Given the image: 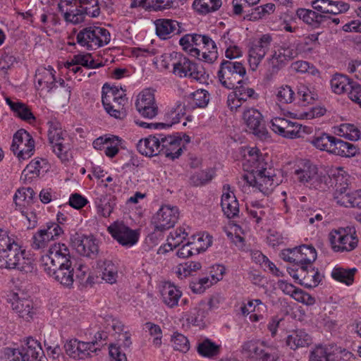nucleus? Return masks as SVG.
<instances>
[{
    "label": "nucleus",
    "instance_id": "c756f323",
    "mask_svg": "<svg viewBox=\"0 0 361 361\" xmlns=\"http://www.w3.org/2000/svg\"><path fill=\"white\" fill-rule=\"evenodd\" d=\"M22 352L21 361H32L43 354L40 343L32 338H27L25 345L20 347Z\"/></svg>",
    "mask_w": 361,
    "mask_h": 361
},
{
    "label": "nucleus",
    "instance_id": "1a4fd4ad",
    "mask_svg": "<svg viewBox=\"0 0 361 361\" xmlns=\"http://www.w3.org/2000/svg\"><path fill=\"white\" fill-rule=\"evenodd\" d=\"M329 240L335 252H350L358 243L355 229L350 227L332 231L329 233Z\"/></svg>",
    "mask_w": 361,
    "mask_h": 361
},
{
    "label": "nucleus",
    "instance_id": "3c124183",
    "mask_svg": "<svg viewBox=\"0 0 361 361\" xmlns=\"http://www.w3.org/2000/svg\"><path fill=\"white\" fill-rule=\"evenodd\" d=\"M309 361H336L335 355L327 348L319 345L310 354Z\"/></svg>",
    "mask_w": 361,
    "mask_h": 361
},
{
    "label": "nucleus",
    "instance_id": "f3484780",
    "mask_svg": "<svg viewBox=\"0 0 361 361\" xmlns=\"http://www.w3.org/2000/svg\"><path fill=\"white\" fill-rule=\"evenodd\" d=\"M243 118L252 134L260 139H266L269 137L265 122L259 111L254 108H248L244 111Z\"/></svg>",
    "mask_w": 361,
    "mask_h": 361
},
{
    "label": "nucleus",
    "instance_id": "a878e982",
    "mask_svg": "<svg viewBox=\"0 0 361 361\" xmlns=\"http://www.w3.org/2000/svg\"><path fill=\"white\" fill-rule=\"evenodd\" d=\"M156 33L162 39H166L171 35H179L182 32L180 23L174 20L160 18L154 22Z\"/></svg>",
    "mask_w": 361,
    "mask_h": 361
},
{
    "label": "nucleus",
    "instance_id": "0eeeda50",
    "mask_svg": "<svg viewBox=\"0 0 361 361\" xmlns=\"http://www.w3.org/2000/svg\"><path fill=\"white\" fill-rule=\"evenodd\" d=\"M243 178L249 185L255 188L264 195H269L279 184L274 171L271 168L258 169L256 173L244 175Z\"/></svg>",
    "mask_w": 361,
    "mask_h": 361
},
{
    "label": "nucleus",
    "instance_id": "2eb2a0df",
    "mask_svg": "<svg viewBox=\"0 0 361 361\" xmlns=\"http://www.w3.org/2000/svg\"><path fill=\"white\" fill-rule=\"evenodd\" d=\"M273 38L269 34H264L255 40L249 49L248 62L252 71H255L267 53L269 51Z\"/></svg>",
    "mask_w": 361,
    "mask_h": 361
},
{
    "label": "nucleus",
    "instance_id": "ea45409f",
    "mask_svg": "<svg viewBox=\"0 0 361 361\" xmlns=\"http://www.w3.org/2000/svg\"><path fill=\"white\" fill-rule=\"evenodd\" d=\"M265 343L259 340L245 341L241 346V353L249 358L259 360Z\"/></svg>",
    "mask_w": 361,
    "mask_h": 361
},
{
    "label": "nucleus",
    "instance_id": "20e7f679",
    "mask_svg": "<svg viewBox=\"0 0 361 361\" xmlns=\"http://www.w3.org/2000/svg\"><path fill=\"white\" fill-rule=\"evenodd\" d=\"M296 180L310 188L319 190L326 185L328 176L310 160L301 161L294 171Z\"/></svg>",
    "mask_w": 361,
    "mask_h": 361
},
{
    "label": "nucleus",
    "instance_id": "5fc2aeb1",
    "mask_svg": "<svg viewBox=\"0 0 361 361\" xmlns=\"http://www.w3.org/2000/svg\"><path fill=\"white\" fill-rule=\"evenodd\" d=\"M86 15L84 11L75 7L74 9L70 8L69 11H66L64 20L67 23L78 25L84 22Z\"/></svg>",
    "mask_w": 361,
    "mask_h": 361
},
{
    "label": "nucleus",
    "instance_id": "338daca9",
    "mask_svg": "<svg viewBox=\"0 0 361 361\" xmlns=\"http://www.w3.org/2000/svg\"><path fill=\"white\" fill-rule=\"evenodd\" d=\"M146 328L148 329L151 336H154L153 345L159 348L161 344L162 331L160 326L151 322L145 324Z\"/></svg>",
    "mask_w": 361,
    "mask_h": 361
},
{
    "label": "nucleus",
    "instance_id": "864d4df0",
    "mask_svg": "<svg viewBox=\"0 0 361 361\" xmlns=\"http://www.w3.org/2000/svg\"><path fill=\"white\" fill-rule=\"evenodd\" d=\"M340 132L343 133V137L350 140L356 141L361 138V128L353 124H342L340 127Z\"/></svg>",
    "mask_w": 361,
    "mask_h": 361
},
{
    "label": "nucleus",
    "instance_id": "7ed1b4c3",
    "mask_svg": "<svg viewBox=\"0 0 361 361\" xmlns=\"http://www.w3.org/2000/svg\"><path fill=\"white\" fill-rule=\"evenodd\" d=\"M310 143L321 151L341 157H354L359 151V149L353 144L324 133L314 136L310 140Z\"/></svg>",
    "mask_w": 361,
    "mask_h": 361
},
{
    "label": "nucleus",
    "instance_id": "2f4dec72",
    "mask_svg": "<svg viewBox=\"0 0 361 361\" xmlns=\"http://www.w3.org/2000/svg\"><path fill=\"white\" fill-rule=\"evenodd\" d=\"M295 55L296 52L293 49L288 47H281L274 51L269 60L274 68L279 69L288 61L293 59Z\"/></svg>",
    "mask_w": 361,
    "mask_h": 361
},
{
    "label": "nucleus",
    "instance_id": "dca6fc26",
    "mask_svg": "<svg viewBox=\"0 0 361 361\" xmlns=\"http://www.w3.org/2000/svg\"><path fill=\"white\" fill-rule=\"evenodd\" d=\"M293 273L289 271L290 274L299 283L306 288H314L319 285L322 280L323 276L317 269L313 267L312 264L302 265L291 269Z\"/></svg>",
    "mask_w": 361,
    "mask_h": 361
},
{
    "label": "nucleus",
    "instance_id": "f257e3e1",
    "mask_svg": "<svg viewBox=\"0 0 361 361\" xmlns=\"http://www.w3.org/2000/svg\"><path fill=\"white\" fill-rule=\"evenodd\" d=\"M0 269H16L25 274L35 270L33 259L7 231L0 234Z\"/></svg>",
    "mask_w": 361,
    "mask_h": 361
},
{
    "label": "nucleus",
    "instance_id": "4468645a",
    "mask_svg": "<svg viewBox=\"0 0 361 361\" xmlns=\"http://www.w3.org/2000/svg\"><path fill=\"white\" fill-rule=\"evenodd\" d=\"M178 219V209L176 207L164 205L153 216L152 224L154 225V231L161 233L174 226Z\"/></svg>",
    "mask_w": 361,
    "mask_h": 361
},
{
    "label": "nucleus",
    "instance_id": "79ce46f5",
    "mask_svg": "<svg viewBox=\"0 0 361 361\" xmlns=\"http://www.w3.org/2000/svg\"><path fill=\"white\" fill-rule=\"evenodd\" d=\"M357 269H344L342 267H335L331 271V277L336 281L344 283L346 286H350L354 282L355 274Z\"/></svg>",
    "mask_w": 361,
    "mask_h": 361
},
{
    "label": "nucleus",
    "instance_id": "4be33fe9",
    "mask_svg": "<svg viewBox=\"0 0 361 361\" xmlns=\"http://www.w3.org/2000/svg\"><path fill=\"white\" fill-rule=\"evenodd\" d=\"M112 237L123 246H133L138 240V234L122 222H115L108 228Z\"/></svg>",
    "mask_w": 361,
    "mask_h": 361
},
{
    "label": "nucleus",
    "instance_id": "ddd939ff",
    "mask_svg": "<svg viewBox=\"0 0 361 361\" xmlns=\"http://www.w3.org/2000/svg\"><path fill=\"white\" fill-rule=\"evenodd\" d=\"M11 150L19 160L30 158L35 151V141L31 135L24 129L18 130L13 136Z\"/></svg>",
    "mask_w": 361,
    "mask_h": 361
},
{
    "label": "nucleus",
    "instance_id": "4d7b16f0",
    "mask_svg": "<svg viewBox=\"0 0 361 361\" xmlns=\"http://www.w3.org/2000/svg\"><path fill=\"white\" fill-rule=\"evenodd\" d=\"M334 198L341 206L353 207V193L346 192L345 188L336 190L334 193Z\"/></svg>",
    "mask_w": 361,
    "mask_h": 361
},
{
    "label": "nucleus",
    "instance_id": "13d9d810",
    "mask_svg": "<svg viewBox=\"0 0 361 361\" xmlns=\"http://www.w3.org/2000/svg\"><path fill=\"white\" fill-rule=\"evenodd\" d=\"M193 107H205L209 101V95L205 90H197L192 94Z\"/></svg>",
    "mask_w": 361,
    "mask_h": 361
},
{
    "label": "nucleus",
    "instance_id": "bb28decb",
    "mask_svg": "<svg viewBox=\"0 0 361 361\" xmlns=\"http://www.w3.org/2000/svg\"><path fill=\"white\" fill-rule=\"evenodd\" d=\"M115 99L118 101V109L121 106H125L128 102V99L122 88L118 89L117 87H111L107 84H104L102 87V98L103 106H107L108 109L112 108V106H110V102Z\"/></svg>",
    "mask_w": 361,
    "mask_h": 361
},
{
    "label": "nucleus",
    "instance_id": "0e129e2a",
    "mask_svg": "<svg viewBox=\"0 0 361 361\" xmlns=\"http://www.w3.org/2000/svg\"><path fill=\"white\" fill-rule=\"evenodd\" d=\"M16 62V58L9 49L0 51V69L6 71Z\"/></svg>",
    "mask_w": 361,
    "mask_h": 361
},
{
    "label": "nucleus",
    "instance_id": "412c9836",
    "mask_svg": "<svg viewBox=\"0 0 361 361\" xmlns=\"http://www.w3.org/2000/svg\"><path fill=\"white\" fill-rule=\"evenodd\" d=\"M64 348L70 357L82 360L92 356L97 350L94 342H83L76 338L67 341Z\"/></svg>",
    "mask_w": 361,
    "mask_h": 361
},
{
    "label": "nucleus",
    "instance_id": "39448f33",
    "mask_svg": "<svg viewBox=\"0 0 361 361\" xmlns=\"http://www.w3.org/2000/svg\"><path fill=\"white\" fill-rule=\"evenodd\" d=\"M246 69L243 63L223 59L217 72L220 84L228 90L233 89L238 83L243 82Z\"/></svg>",
    "mask_w": 361,
    "mask_h": 361
},
{
    "label": "nucleus",
    "instance_id": "49530a36",
    "mask_svg": "<svg viewBox=\"0 0 361 361\" xmlns=\"http://www.w3.org/2000/svg\"><path fill=\"white\" fill-rule=\"evenodd\" d=\"M297 95L299 98V102L302 106H307L312 104L318 99V95L315 92L310 90V89L303 85L300 84L297 87Z\"/></svg>",
    "mask_w": 361,
    "mask_h": 361
},
{
    "label": "nucleus",
    "instance_id": "e2e57ef3",
    "mask_svg": "<svg viewBox=\"0 0 361 361\" xmlns=\"http://www.w3.org/2000/svg\"><path fill=\"white\" fill-rule=\"evenodd\" d=\"M279 359V353L276 348L265 343L258 360L276 361Z\"/></svg>",
    "mask_w": 361,
    "mask_h": 361
},
{
    "label": "nucleus",
    "instance_id": "a19ab883",
    "mask_svg": "<svg viewBox=\"0 0 361 361\" xmlns=\"http://www.w3.org/2000/svg\"><path fill=\"white\" fill-rule=\"evenodd\" d=\"M188 240L196 255L205 251L212 243V237L204 233L192 235L188 238Z\"/></svg>",
    "mask_w": 361,
    "mask_h": 361
},
{
    "label": "nucleus",
    "instance_id": "603ef678",
    "mask_svg": "<svg viewBox=\"0 0 361 361\" xmlns=\"http://www.w3.org/2000/svg\"><path fill=\"white\" fill-rule=\"evenodd\" d=\"M82 8V11L91 16L97 17L100 13V8L98 6V0H77V7Z\"/></svg>",
    "mask_w": 361,
    "mask_h": 361
},
{
    "label": "nucleus",
    "instance_id": "6e6552de",
    "mask_svg": "<svg viewBox=\"0 0 361 361\" xmlns=\"http://www.w3.org/2000/svg\"><path fill=\"white\" fill-rule=\"evenodd\" d=\"M48 125V139L53 152L58 157L65 158L71 148L70 137L66 131L62 130L61 125L59 122L49 121Z\"/></svg>",
    "mask_w": 361,
    "mask_h": 361
},
{
    "label": "nucleus",
    "instance_id": "774afa93",
    "mask_svg": "<svg viewBox=\"0 0 361 361\" xmlns=\"http://www.w3.org/2000/svg\"><path fill=\"white\" fill-rule=\"evenodd\" d=\"M347 93L348 97L361 107V85L353 80Z\"/></svg>",
    "mask_w": 361,
    "mask_h": 361
},
{
    "label": "nucleus",
    "instance_id": "c03bdc74",
    "mask_svg": "<svg viewBox=\"0 0 361 361\" xmlns=\"http://www.w3.org/2000/svg\"><path fill=\"white\" fill-rule=\"evenodd\" d=\"M352 81L347 75L336 73L330 80L331 88L334 93L341 94L348 91Z\"/></svg>",
    "mask_w": 361,
    "mask_h": 361
},
{
    "label": "nucleus",
    "instance_id": "bf43d9fd",
    "mask_svg": "<svg viewBox=\"0 0 361 361\" xmlns=\"http://www.w3.org/2000/svg\"><path fill=\"white\" fill-rule=\"evenodd\" d=\"M276 97L282 104H290L295 98V92L288 85H283L278 89Z\"/></svg>",
    "mask_w": 361,
    "mask_h": 361
},
{
    "label": "nucleus",
    "instance_id": "58836bf2",
    "mask_svg": "<svg viewBox=\"0 0 361 361\" xmlns=\"http://www.w3.org/2000/svg\"><path fill=\"white\" fill-rule=\"evenodd\" d=\"M298 258V267L312 264L317 259V252L312 245H302L295 247Z\"/></svg>",
    "mask_w": 361,
    "mask_h": 361
},
{
    "label": "nucleus",
    "instance_id": "37998d69",
    "mask_svg": "<svg viewBox=\"0 0 361 361\" xmlns=\"http://www.w3.org/2000/svg\"><path fill=\"white\" fill-rule=\"evenodd\" d=\"M221 0H194L192 7L200 14L215 12L221 6Z\"/></svg>",
    "mask_w": 361,
    "mask_h": 361
},
{
    "label": "nucleus",
    "instance_id": "f704fd0d",
    "mask_svg": "<svg viewBox=\"0 0 361 361\" xmlns=\"http://www.w3.org/2000/svg\"><path fill=\"white\" fill-rule=\"evenodd\" d=\"M312 342L310 336L304 330H297L288 335L286 345L293 350L308 346Z\"/></svg>",
    "mask_w": 361,
    "mask_h": 361
},
{
    "label": "nucleus",
    "instance_id": "72a5a7b5",
    "mask_svg": "<svg viewBox=\"0 0 361 361\" xmlns=\"http://www.w3.org/2000/svg\"><path fill=\"white\" fill-rule=\"evenodd\" d=\"M296 15L305 23L314 27L319 26L321 24L326 23V20L329 19L327 16L319 14L315 10L312 11L305 8H298L296 11Z\"/></svg>",
    "mask_w": 361,
    "mask_h": 361
},
{
    "label": "nucleus",
    "instance_id": "9b49d317",
    "mask_svg": "<svg viewBox=\"0 0 361 361\" xmlns=\"http://www.w3.org/2000/svg\"><path fill=\"white\" fill-rule=\"evenodd\" d=\"M271 123V130L285 138L302 137L305 133V126H302L298 121H292L283 117L272 118Z\"/></svg>",
    "mask_w": 361,
    "mask_h": 361
},
{
    "label": "nucleus",
    "instance_id": "f8f14e48",
    "mask_svg": "<svg viewBox=\"0 0 361 361\" xmlns=\"http://www.w3.org/2000/svg\"><path fill=\"white\" fill-rule=\"evenodd\" d=\"M173 73L180 78L189 77L200 82L206 79L204 68L185 56H180L173 63Z\"/></svg>",
    "mask_w": 361,
    "mask_h": 361
},
{
    "label": "nucleus",
    "instance_id": "de8ad7c7",
    "mask_svg": "<svg viewBox=\"0 0 361 361\" xmlns=\"http://www.w3.org/2000/svg\"><path fill=\"white\" fill-rule=\"evenodd\" d=\"M116 199L112 196H104L97 202L98 213L104 217H109L116 207Z\"/></svg>",
    "mask_w": 361,
    "mask_h": 361
},
{
    "label": "nucleus",
    "instance_id": "cd10ccee",
    "mask_svg": "<svg viewBox=\"0 0 361 361\" xmlns=\"http://www.w3.org/2000/svg\"><path fill=\"white\" fill-rule=\"evenodd\" d=\"M159 133L141 139L137 144L138 152L146 157H154L161 154Z\"/></svg>",
    "mask_w": 361,
    "mask_h": 361
},
{
    "label": "nucleus",
    "instance_id": "9d476101",
    "mask_svg": "<svg viewBox=\"0 0 361 361\" xmlns=\"http://www.w3.org/2000/svg\"><path fill=\"white\" fill-rule=\"evenodd\" d=\"M71 263L70 250L63 243H54L47 252L41 257V267L43 269L47 267H61V265Z\"/></svg>",
    "mask_w": 361,
    "mask_h": 361
},
{
    "label": "nucleus",
    "instance_id": "7c9ffc66",
    "mask_svg": "<svg viewBox=\"0 0 361 361\" xmlns=\"http://www.w3.org/2000/svg\"><path fill=\"white\" fill-rule=\"evenodd\" d=\"M185 106L181 102H177L164 115V122L162 123L163 128H169L173 125L178 123L180 118L185 116Z\"/></svg>",
    "mask_w": 361,
    "mask_h": 361
},
{
    "label": "nucleus",
    "instance_id": "b1692460",
    "mask_svg": "<svg viewBox=\"0 0 361 361\" xmlns=\"http://www.w3.org/2000/svg\"><path fill=\"white\" fill-rule=\"evenodd\" d=\"M314 10L320 12V14L338 15L348 11V4L340 0H314L312 2Z\"/></svg>",
    "mask_w": 361,
    "mask_h": 361
},
{
    "label": "nucleus",
    "instance_id": "09e8293b",
    "mask_svg": "<svg viewBox=\"0 0 361 361\" xmlns=\"http://www.w3.org/2000/svg\"><path fill=\"white\" fill-rule=\"evenodd\" d=\"M102 270V278L109 283H114L116 281L117 268L111 260L100 262Z\"/></svg>",
    "mask_w": 361,
    "mask_h": 361
},
{
    "label": "nucleus",
    "instance_id": "8fccbe9b",
    "mask_svg": "<svg viewBox=\"0 0 361 361\" xmlns=\"http://www.w3.org/2000/svg\"><path fill=\"white\" fill-rule=\"evenodd\" d=\"M233 92L242 102H246L249 99H257L259 94L253 88L249 87L243 80V82L238 83L233 87Z\"/></svg>",
    "mask_w": 361,
    "mask_h": 361
},
{
    "label": "nucleus",
    "instance_id": "e433bc0d",
    "mask_svg": "<svg viewBox=\"0 0 361 361\" xmlns=\"http://www.w3.org/2000/svg\"><path fill=\"white\" fill-rule=\"evenodd\" d=\"M6 102L15 114L22 120L29 123L35 121L31 109L25 104L19 101L13 102L10 98H6Z\"/></svg>",
    "mask_w": 361,
    "mask_h": 361
},
{
    "label": "nucleus",
    "instance_id": "6e6d98bb",
    "mask_svg": "<svg viewBox=\"0 0 361 361\" xmlns=\"http://www.w3.org/2000/svg\"><path fill=\"white\" fill-rule=\"evenodd\" d=\"M171 342L174 350L186 353L190 350V343L184 335L175 332L171 337Z\"/></svg>",
    "mask_w": 361,
    "mask_h": 361
},
{
    "label": "nucleus",
    "instance_id": "aec40b11",
    "mask_svg": "<svg viewBox=\"0 0 361 361\" xmlns=\"http://www.w3.org/2000/svg\"><path fill=\"white\" fill-rule=\"evenodd\" d=\"M135 106L141 116L147 118H153L158 114V106L154 94L150 90H145L137 97Z\"/></svg>",
    "mask_w": 361,
    "mask_h": 361
},
{
    "label": "nucleus",
    "instance_id": "423d86ee",
    "mask_svg": "<svg viewBox=\"0 0 361 361\" xmlns=\"http://www.w3.org/2000/svg\"><path fill=\"white\" fill-rule=\"evenodd\" d=\"M76 38L80 45L87 49H97L110 42L111 35L109 30L104 27L90 26L81 30Z\"/></svg>",
    "mask_w": 361,
    "mask_h": 361
},
{
    "label": "nucleus",
    "instance_id": "052dcab7",
    "mask_svg": "<svg viewBox=\"0 0 361 361\" xmlns=\"http://www.w3.org/2000/svg\"><path fill=\"white\" fill-rule=\"evenodd\" d=\"M255 259H257V262L262 266V267L266 270H268L276 276H280L282 275V272L276 267V265L271 262L267 257L264 255L261 252H257L255 254Z\"/></svg>",
    "mask_w": 361,
    "mask_h": 361
},
{
    "label": "nucleus",
    "instance_id": "f03ea898",
    "mask_svg": "<svg viewBox=\"0 0 361 361\" xmlns=\"http://www.w3.org/2000/svg\"><path fill=\"white\" fill-rule=\"evenodd\" d=\"M179 44L191 56L204 62L212 63L218 57L216 45L208 35L187 34L180 39Z\"/></svg>",
    "mask_w": 361,
    "mask_h": 361
},
{
    "label": "nucleus",
    "instance_id": "680f3d73",
    "mask_svg": "<svg viewBox=\"0 0 361 361\" xmlns=\"http://www.w3.org/2000/svg\"><path fill=\"white\" fill-rule=\"evenodd\" d=\"M207 312L201 308H195L192 310L187 318L189 323L197 326H202L204 324V319L206 317Z\"/></svg>",
    "mask_w": 361,
    "mask_h": 361
},
{
    "label": "nucleus",
    "instance_id": "473e14b6",
    "mask_svg": "<svg viewBox=\"0 0 361 361\" xmlns=\"http://www.w3.org/2000/svg\"><path fill=\"white\" fill-rule=\"evenodd\" d=\"M11 307L20 317L26 321L32 319L35 312L33 309V302L30 299H16L11 303Z\"/></svg>",
    "mask_w": 361,
    "mask_h": 361
},
{
    "label": "nucleus",
    "instance_id": "393cba45",
    "mask_svg": "<svg viewBox=\"0 0 361 361\" xmlns=\"http://www.w3.org/2000/svg\"><path fill=\"white\" fill-rule=\"evenodd\" d=\"M221 206L224 214L228 219L237 216L239 213L238 202L233 192L231 190L229 185H224L223 187Z\"/></svg>",
    "mask_w": 361,
    "mask_h": 361
},
{
    "label": "nucleus",
    "instance_id": "5701e85b",
    "mask_svg": "<svg viewBox=\"0 0 361 361\" xmlns=\"http://www.w3.org/2000/svg\"><path fill=\"white\" fill-rule=\"evenodd\" d=\"M50 277L66 288H71L74 282V269L72 263L61 267H47L43 269Z\"/></svg>",
    "mask_w": 361,
    "mask_h": 361
},
{
    "label": "nucleus",
    "instance_id": "a18cd8bd",
    "mask_svg": "<svg viewBox=\"0 0 361 361\" xmlns=\"http://www.w3.org/2000/svg\"><path fill=\"white\" fill-rule=\"evenodd\" d=\"M35 193L31 188H22L18 189L14 196L13 201L20 209L29 206L32 202Z\"/></svg>",
    "mask_w": 361,
    "mask_h": 361
},
{
    "label": "nucleus",
    "instance_id": "a211bd4d",
    "mask_svg": "<svg viewBox=\"0 0 361 361\" xmlns=\"http://www.w3.org/2000/svg\"><path fill=\"white\" fill-rule=\"evenodd\" d=\"M159 141L161 154L171 160L178 158L185 149L181 136L178 133L173 135L159 133Z\"/></svg>",
    "mask_w": 361,
    "mask_h": 361
},
{
    "label": "nucleus",
    "instance_id": "4c0bfd02",
    "mask_svg": "<svg viewBox=\"0 0 361 361\" xmlns=\"http://www.w3.org/2000/svg\"><path fill=\"white\" fill-rule=\"evenodd\" d=\"M196 349L200 356L212 359L220 353L221 346L209 338H204L197 343Z\"/></svg>",
    "mask_w": 361,
    "mask_h": 361
},
{
    "label": "nucleus",
    "instance_id": "6ab92c4d",
    "mask_svg": "<svg viewBox=\"0 0 361 361\" xmlns=\"http://www.w3.org/2000/svg\"><path fill=\"white\" fill-rule=\"evenodd\" d=\"M73 246L80 255L94 259L99 253V245L92 235L75 233L71 238Z\"/></svg>",
    "mask_w": 361,
    "mask_h": 361
},
{
    "label": "nucleus",
    "instance_id": "c85d7f7f",
    "mask_svg": "<svg viewBox=\"0 0 361 361\" xmlns=\"http://www.w3.org/2000/svg\"><path fill=\"white\" fill-rule=\"evenodd\" d=\"M55 71L50 66L48 68H39L37 70L35 73V81L37 89L46 88L47 92H50L56 85L55 78Z\"/></svg>",
    "mask_w": 361,
    "mask_h": 361
},
{
    "label": "nucleus",
    "instance_id": "69168bd1",
    "mask_svg": "<svg viewBox=\"0 0 361 361\" xmlns=\"http://www.w3.org/2000/svg\"><path fill=\"white\" fill-rule=\"evenodd\" d=\"M42 229L35 233L32 237V247L35 250L44 248L51 239L44 233Z\"/></svg>",
    "mask_w": 361,
    "mask_h": 361
},
{
    "label": "nucleus",
    "instance_id": "c9c22d12",
    "mask_svg": "<svg viewBox=\"0 0 361 361\" xmlns=\"http://www.w3.org/2000/svg\"><path fill=\"white\" fill-rule=\"evenodd\" d=\"M161 294L164 304L171 308L178 305V300L182 295L181 292L170 283L164 285Z\"/></svg>",
    "mask_w": 361,
    "mask_h": 361
}]
</instances>
